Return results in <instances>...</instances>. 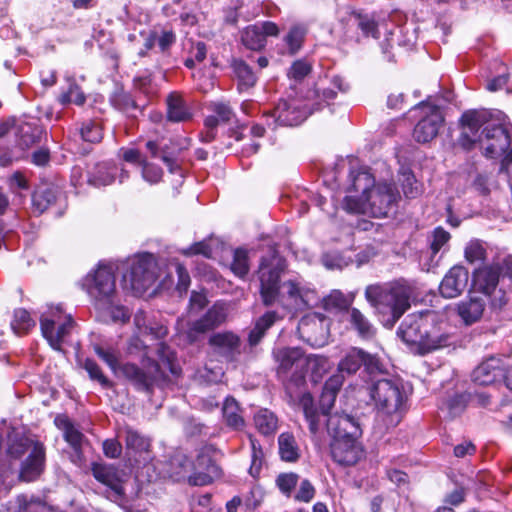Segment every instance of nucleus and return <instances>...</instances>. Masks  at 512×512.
<instances>
[{
	"label": "nucleus",
	"instance_id": "obj_1",
	"mask_svg": "<svg viewBox=\"0 0 512 512\" xmlns=\"http://www.w3.org/2000/svg\"><path fill=\"white\" fill-rule=\"evenodd\" d=\"M336 89L345 91L341 77L335 76L330 81L327 77L320 78L313 88L306 91L303 98L280 100L265 117L267 121L272 119L281 126H297L314 111L320 110L325 103L333 100L337 95ZM267 124L270 125L269 122Z\"/></svg>",
	"mask_w": 512,
	"mask_h": 512
},
{
	"label": "nucleus",
	"instance_id": "obj_2",
	"mask_svg": "<svg viewBox=\"0 0 512 512\" xmlns=\"http://www.w3.org/2000/svg\"><path fill=\"white\" fill-rule=\"evenodd\" d=\"M286 269L287 261L275 247H270L266 254L261 256L257 275L263 305L267 307L275 304L286 306L285 299L297 305L302 300L298 283L292 280L280 283L281 276Z\"/></svg>",
	"mask_w": 512,
	"mask_h": 512
},
{
	"label": "nucleus",
	"instance_id": "obj_3",
	"mask_svg": "<svg viewBox=\"0 0 512 512\" xmlns=\"http://www.w3.org/2000/svg\"><path fill=\"white\" fill-rule=\"evenodd\" d=\"M327 433L331 437L330 454L340 465L352 466L362 457L359 441L362 430L358 421L348 414H338L327 419Z\"/></svg>",
	"mask_w": 512,
	"mask_h": 512
},
{
	"label": "nucleus",
	"instance_id": "obj_4",
	"mask_svg": "<svg viewBox=\"0 0 512 512\" xmlns=\"http://www.w3.org/2000/svg\"><path fill=\"white\" fill-rule=\"evenodd\" d=\"M411 295V286L401 282L369 285L365 289L366 300L382 316L387 328H392L410 308Z\"/></svg>",
	"mask_w": 512,
	"mask_h": 512
},
{
	"label": "nucleus",
	"instance_id": "obj_5",
	"mask_svg": "<svg viewBox=\"0 0 512 512\" xmlns=\"http://www.w3.org/2000/svg\"><path fill=\"white\" fill-rule=\"evenodd\" d=\"M272 358L276 377L286 394L291 400L298 397L306 382L307 355L299 347H275Z\"/></svg>",
	"mask_w": 512,
	"mask_h": 512
},
{
	"label": "nucleus",
	"instance_id": "obj_6",
	"mask_svg": "<svg viewBox=\"0 0 512 512\" xmlns=\"http://www.w3.org/2000/svg\"><path fill=\"white\" fill-rule=\"evenodd\" d=\"M399 193L394 184H375L363 199L353 196L344 198V208L349 213L369 214L372 217H386L394 210Z\"/></svg>",
	"mask_w": 512,
	"mask_h": 512
},
{
	"label": "nucleus",
	"instance_id": "obj_7",
	"mask_svg": "<svg viewBox=\"0 0 512 512\" xmlns=\"http://www.w3.org/2000/svg\"><path fill=\"white\" fill-rule=\"evenodd\" d=\"M477 143L486 158L500 160V172L508 171L512 164V126L487 124Z\"/></svg>",
	"mask_w": 512,
	"mask_h": 512
},
{
	"label": "nucleus",
	"instance_id": "obj_8",
	"mask_svg": "<svg viewBox=\"0 0 512 512\" xmlns=\"http://www.w3.org/2000/svg\"><path fill=\"white\" fill-rule=\"evenodd\" d=\"M120 372L136 390L147 394H153L155 387H165L169 381L168 376L155 360H148L143 367L134 363H124L120 367Z\"/></svg>",
	"mask_w": 512,
	"mask_h": 512
},
{
	"label": "nucleus",
	"instance_id": "obj_9",
	"mask_svg": "<svg viewBox=\"0 0 512 512\" xmlns=\"http://www.w3.org/2000/svg\"><path fill=\"white\" fill-rule=\"evenodd\" d=\"M158 277V268L154 256L144 253L133 258L123 279L136 295L144 294L155 283Z\"/></svg>",
	"mask_w": 512,
	"mask_h": 512
},
{
	"label": "nucleus",
	"instance_id": "obj_10",
	"mask_svg": "<svg viewBox=\"0 0 512 512\" xmlns=\"http://www.w3.org/2000/svg\"><path fill=\"white\" fill-rule=\"evenodd\" d=\"M369 394L378 408L387 414L402 413L406 395L401 383L390 379H379L369 388Z\"/></svg>",
	"mask_w": 512,
	"mask_h": 512
},
{
	"label": "nucleus",
	"instance_id": "obj_11",
	"mask_svg": "<svg viewBox=\"0 0 512 512\" xmlns=\"http://www.w3.org/2000/svg\"><path fill=\"white\" fill-rule=\"evenodd\" d=\"M190 147L188 138H171L167 143L159 144L155 140L145 143L146 150L152 158H160L169 173L183 176L182 153Z\"/></svg>",
	"mask_w": 512,
	"mask_h": 512
},
{
	"label": "nucleus",
	"instance_id": "obj_12",
	"mask_svg": "<svg viewBox=\"0 0 512 512\" xmlns=\"http://www.w3.org/2000/svg\"><path fill=\"white\" fill-rule=\"evenodd\" d=\"M337 394L323 390L319 400V409L314 405L311 394L302 395L300 404L303 409L304 417L308 423V428L313 436H316L325 426L327 419L333 414H329L334 406Z\"/></svg>",
	"mask_w": 512,
	"mask_h": 512
},
{
	"label": "nucleus",
	"instance_id": "obj_13",
	"mask_svg": "<svg viewBox=\"0 0 512 512\" xmlns=\"http://www.w3.org/2000/svg\"><path fill=\"white\" fill-rule=\"evenodd\" d=\"M413 110L420 113V120L414 128L413 137L418 143H428L438 135L439 129L443 125L442 112L437 105L426 101L415 105Z\"/></svg>",
	"mask_w": 512,
	"mask_h": 512
},
{
	"label": "nucleus",
	"instance_id": "obj_14",
	"mask_svg": "<svg viewBox=\"0 0 512 512\" xmlns=\"http://www.w3.org/2000/svg\"><path fill=\"white\" fill-rule=\"evenodd\" d=\"M89 295L95 300V304L110 303L115 293V277L112 268L99 266L93 275L86 278Z\"/></svg>",
	"mask_w": 512,
	"mask_h": 512
},
{
	"label": "nucleus",
	"instance_id": "obj_15",
	"mask_svg": "<svg viewBox=\"0 0 512 512\" xmlns=\"http://www.w3.org/2000/svg\"><path fill=\"white\" fill-rule=\"evenodd\" d=\"M214 448L203 447L193 462V473L189 476L191 486H205L221 475V469L212 458Z\"/></svg>",
	"mask_w": 512,
	"mask_h": 512
},
{
	"label": "nucleus",
	"instance_id": "obj_16",
	"mask_svg": "<svg viewBox=\"0 0 512 512\" xmlns=\"http://www.w3.org/2000/svg\"><path fill=\"white\" fill-rule=\"evenodd\" d=\"M373 374L380 369V363L376 356L364 351L361 348H351L338 364V372L345 375L355 374L361 367Z\"/></svg>",
	"mask_w": 512,
	"mask_h": 512
},
{
	"label": "nucleus",
	"instance_id": "obj_17",
	"mask_svg": "<svg viewBox=\"0 0 512 512\" xmlns=\"http://www.w3.org/2000/svg\"><path fill=\"white\" fill-rule=\"evenodd\" d=\"M429 317V314H410L403 320L397 330V335L409 347L410 351L415 354H418Z\"/></svg>",
	"mask_w": 512,
	"mask_h": 512
},
{
	"label": "nucleus",
	"instance_id": "obj_18",
	"mask_svg": "<svg viewBox=\"0 0 512 512\" xmlns=\"http://www.w3.org/2000/svg\"><path fill=\"white\" fill-rule=\"evenodd\" d=\"M488 116L484 110H469L463 113L460 120L462 133L459 142L464 149L470 150L478 142L480 128L491 124Z\"/></svg>",
	"mask_w": 512,
	"mask_h": 512
},
{
	"label": "nucleus",
	"instance_id": "obj_19",
	"mask_svg": "<svg viewBox=\"0 0 512 512\" xmlns=\"http://www.w3.org/2000/svg\"><path fill=\"white\" fill-rule=\"evenodd\" d=\"M279 32V27L272 21L249 25L240 33L241 43L249 50L261 51L266 46V38L268 36L276 37Z\"/></svg>",
	"mask_w": 512,
	"mask_h": 512
},
{
	"label": "nucleus",
	"instance_id": "obj_20",
	"mask_svg": "<svg viewBox=\"0 0 512 512\" xmlns=\"http://www.w3.org/2000/svg\"><path fill=\"white\" fill-rule=\"evenodd\" d=\"M208 344L213 354L226 362H235L241 354V339L230 331L212 334Z\"/></svg>",
	"mask_w": 512,
	"mask_h": 512
},
{
	"label": "nucleus",
	"instance_id": "obj_21",
	"mask_svg": "<svg viewBox=\"0 0 512 512\" xmlns=\"http://www.w3.org/2000/svg\"><path fill=\"white\" fill-rule=\"evenodd\" d=\"M299 337L312 346H321L326 341V319L320 314H309L302 317L298 323Z\"/></svg>",
	"mask_w": 512,
	"mask_h": 512
},
{
	"label": "nucleus",
	"instance_id": "obj_22",
	"mask_svg": "<svg viewBox=\"0 0 512 512\" xmlns=\"http://www.w3.org/2000/svg\"><path fill=\"white\" fill-rule=\"evenodd\" d=\"M451 338V335L442 328L441 323L434 316L430 315L427 327L423 332L418 355H426L450 346Z\"/></svg>",
	"mask_w": 512,
	"mask_h": 512
},
{
	"label": "nucleus",
	"instance_id": "obj_23",
	"mask_svg": "<svg viewBox=\"0 0 512 512\" xmlns=\"http://www.w3.org/2000/svg\"><path fill=\"white\" fill-rule=\"evenodd\" d=\"M59 318L58 316L57 319H49L42 316L40 319L42 334L55 350H61L62 343L75 325L71 315H67L63 323H60Z\"/></svg>",
	"mask_w": 512,
	"mask_h": 512
},
{
	"label": "nucleus",
	"instance_id": "obj_24",
	"mask_svg": "<svg viewBox=\"0 0 512 512\" xmlns=\"http://www.w3.org/2000/svg\"><path fill=\"white\" fill-rule=\"evenodd\" d=\"M227 313L225 305L215 303L208 311L198 320L194 321L187 331V337L190 342H195L198 335L206 333L220 326L226 320Z\"/></svg>",
	"mask_w": 512,
	"mask_h": 512
},
{
	"label": "nucleus",
	"instance_id": "obj_25",
	"mask_svg": "<svg viewBox=\"0 0 512 512\" xmlns=\"http://www.w3.org/2000/svg\"><path fill=\"white\" fill-rule=\"evenodd\" d=\"M469 280L468 270L462 265H455L445 274L439 291L445 298H455L463 293Z\"/></svg>",
	"mask_w": 512,
	"mask_h": 512
},
{
	"label": "nucleus",
	"instance_id": "obj_26",
	"mask_svg": "<svg viewBox=\"0 0 512 512\" xmlns=\"http://www.w3.org/2000/svg\"><path fill=\"white\" fill-rule=\"evenodd\" d=\"M45 448L42 443L35 442L28 457L21 465L19 478L25 482L36 480L44 470Z\"/></svg>",
	"mask_w": 512,
	"mask_h": 512
},
{
	"label": "nucleus",
	"instance_id": "obj_27",
	"mask_svg": "<svg viewBox=\"0 0 512 512\" xmlns=\"http://www.w3.org/2000/svg\"><path fill=\"white\" fill-rule=\"evenodd\" d=\"M91 472L98 482L110 488L115 495H124L122 475L114 465L94 462L91 465Z\"/></svg>",
	"mask_w": 512,
	"mask_h": 512
},
{
	"label": "nucleus",
	"instance_id": "obj_28",
	"mask_svg": "<svg viewBox=\"0 0 512 512\" xmlns=\"http://www.w3.org/2000/svg\"><path fill=\"white\" fill-rule=\"evenodd\" d=\"M502 360L490 357L478 365L472 373V380L478 385H491L500 382L502 374Z\"/></svg>",
	"mask_w": 512,
	"mask_h": 512
},
{
	"label": "nucleus",
	"instance_id": "obj_29",
	"mask_svg": "<svg viewBox=\"0 0 512 512\" xmlns=\"http://www.w3.org/2000/svg\"><path fill=\"white\" fill-rule=\"evenodd\" d=\"M63 199V192L53 185H41L32 194L34 211L42 214L49 208L57 205Z\"/></svg>",
	"mask_w": 512,
	"mask_h": 512
},
{
	"label": "nucleus",
	"instance_id": "obj_30",
	"mask_svg": "<svg viewBox=\"0 0 512 512\" xmlns=\"http://www.w3.org/2000/svg\"><path fill=\"white\" fill-rule=\"evenodd\" d=\"M500 279V271L496 266L486 265L473 272V286L483 295H491L497 288Z\"/></svg>",
	"mask_w": 512,
	"mask_h": 512
},
{
	"label": "nucleus",
	"instance_id": "obj_31",
	"mask_svg": "<svg viewBox=\"0 0 512 512\" xmlns=\"http://www.w3.org/2000/svg\"><path fill=\"white\" fill-rule=\"evenodd\" d=\"M176 40L177 36L173 29L167 27L155 28L145 38L144 47L153 49L157 46L160 53L170 55V50Z\"/></svg>",
	"mask_w": 512,
	"mask_h": 512
},
{
	"label": "nucleus",
	"instance_id": "obj_32",
	"mask_svg": "<svg viewBox=\"0 0 512 512\" xmlns=\"http://www.w3.org/2000/svg\"><path fill=\"white\" fill-rule=\"evenodd\" d=\"M167 120L174 123L186 122L192 119V112L182 95L171 92L166 98Z\"/></svg>",
	"mask_w": 512,
	"mask_h": 512
},
{
	"label": "nucleus",
	"instance_id": "obj_33",
	"mask_svg": "<svg viewBox=\"0 0 512 512\" xmlns=\"http://www.w3.org/2000/svg\"><path fill=\"white\" fill-rule=\"evenodd\" d=\"M43 133V128L36 123H20L16 128V145L23 151L27 150L40 142Z\"/></svg>",
	"mask_w": 512,
	"mask_h": 512
},
{
	"label": "nucleus",
	"instance_id": "obj_34",
	"mask_svg": "<svg viewBox=\"0 0 512 512\" xmlns=\"http://www.w3.org/2000/svg\"><path fill=\"white\" fill-rule=\"evenodd\" d=\"M119 168L112 162L97 163L88 173L87 182L95 187L107 186L115 181Z\"/></svg>",
	"mask_w": 512,
	"mask_h": 512
},
{
	"label": "nucleus",
	"instance_id": "obj_35",
	"mask_svg": "<svg viewBox=\"0 0 512 512\" xmlns=\"http://www.w3.org/2000/svg\"><path fill=\"white\" fill-rule=\"evenodd\" d=\"M485 300L480 296H470L468 300L462 301L458 305V314L465 322L470 325L477 322L485 310Z\"/></svg>",
	"mask_w": 512,
	"mask_h": 512
},
{
	"label": "nucleus",
	"instance_id": "obj_36",
	"mask_svg": "<svg viewBox=\"0 0 512 512\" xmlns=\"http://www.w3.org/2000/svg\"><path fill=\"white\" fill-rule=\"evenodd\" d=\"M169 476L174 481L187 480L193 473V462L183 453H175L169 461Z\"/></svg>",
	"mask_w": 512,
	"mask_h": 512
},
{
	"label": "nucleus",
	"instance_id": "obj_37",
	"mask_svg": "<svg viewBox=\"0 0 512 512\" xmlns=\"http://www.w3.org/2000/svg\"><path fill=\"white\" fill-rule=\"evenodd\" d=\"M278 450L281 460L295 463L301 456V451L295 436L290 432H283L278 436Z\"/></svg>",
	"mask_w": 512,
	"mask_h": 512
},
{
	"label": "nucleus",
	"instance_id": "obj_38",
	"mask_svg": "<svg viewBox=\"0 0 512 512\" xmlns=\"http://www.w3.org/2000/svg\"><path fill=\"white\" fill-rule=\"evenodd\" d=\"M351 25L361 31L362 35L366 38H379L380 32L378 22L372 14H362L353 12L350 16Z\"/></svg>",
	"mask_w": 512,
	"mask_h": 512
},
{
	"label": "nucleus",
	"instance_id": "obj_39",
	"mask_svg": "<svg viewBox=\"0 0 512 512\" xmlns=\"http://www.w3.org/2000/svg\"><path fill=\"white\" fill-rule=\"evenodd\" d=\"M347 314L348 322L361 338L369 339L374 336V326L359 309L351 308Z\"/></svg>",
	"mask_w": 512,
	"mask_h": 512
},
{
	"label": "nucleus",
	"instance_id": "obj_40",
	"mask_svg": "<svg viewBox=\"0 0 512 512\" xmlns=\"http://www.w3.org/2000/svg\"><path fill=\"white\" fill-rule=\"evenodd\" d=\"M278 315L275 311H268L255 322L254 327L248 335L250 346H256L265 336L267 330L276 322Z\"/></svg>",
	"mask_w": 512,
	"mask_h": 512
},
{
	"label": "nucleus",
	"instance_id": "obj_41",
	"mask_svg": "<svg viewBox=\"0 0 512 512\" xmlns=\"http://www.w3.org/2000/svg\"><path fill=\"white\" fill-rule=\"evenodd\" d=\"M125 433V446L128 455H137L147 452L150 447V441L147 437L143 436L137 430L131 427L124 429Z\"/></svg>",
	"mask_w": 512,
	"mask_h": 512
},
{
	"label": "nucleus",
	"instance_id": "obj_42",
	"mask_svg": "<svg viewBox=\"0 0 512 512\" xmlns=\"http://www.w3.org/2000/svg\"><path fill=\"white\" fill-rule=\"evenodd\" d=\"M113 106L130 118L136 119L143 113L144 106L139 105L133 97L126 92H120L112 98Z\"/></svg>",
	"mask_w": 512,
	"mask_h": 512
},
{
	"label": "nucleus",
	"instance_id": "obj_43",
	"mask_svg": "<svg viewBox=\"0 0 512 512\" xmlns=\"http://www.w3.org/2000/svg\"><path fill=\"white\" fill-rule=\"evenodd\" d=\"M233 72L238 79L239 90L253 87L257 81L252 68L242 59H234L231 63Z\"/></svg>",
	"mask_w": 512,
	"mask_h": 512
},
{
	"label": "nucleus",
	"instance_id": "obj_44",
	"mask_svg": "<svg viewBox=\"0 0 512 512\" xmlns=\"http://www.w3.org/2000/svg\"><path fill=\"white\" fill-rule=\"evenodd\" d=\"M254 423L259 433L265 436L274 434L278 428L277 416L266 408L260 409L254 415Z\"/></svg>",
	"mask_w": 512,
	"mask_h": 512
},
{
	"label": "nucleus",
	"instance_id": "obj_45",
	"mask_svg": "<svg viewBox=\"0 0 512 512\" xmlns=\"http://www.w3.org/2000/svg\"><path fill=\"white\" fill-rule=\"evenodd\" d=\"M222 411L225 422L229 427L235 430H241L244 428L245 421L240 414V407L234 398H226Z\"/></svg>",
	"mask_w": 512,
	"mask_h": 512
},
{
	"label": "nucleus",
	"instance_id": "obj_46",
	"mask_svg": "<svg viewBox=\"0 0 512 512\" xmlns=\"http://www.w3.org/2000/svg\"><path fill=\"white\" fill-rule=\"evenodd\" d=\"M354 297L342 293L340 290H333L323 300V306L329 312H343L350 310Z\"/></svg>",
	"mask_w": 512,
	"mask_h": 512
},
{
	"label": "nucleus",
	"instance_id": "obj_47",
	"mask_svg": "<svg viewBox=\"0 0 512 512\" xmlns=\"http://www.w3.org/2000/svg\"><path fill=\"white\" fill-rule=\"evenodd\" d=\"M307 29L302 25H294L283 38L287 48V54L293 56L297 54L303 46Z\"/></svg>",
	"mask_w": 512,
	"mask_h": 512
},
{
	"label": "nucleus",
	"instance_id": "obj_48",
	"mask_svg": "<svg viewBox=\"0 0 512 512\" xmlns=\"http://www.w3.org/2000/svg\"><path fill=\"white\" fill-rule=\"evenodd\" d=\"M34 326L35 321L31 318L27 310L16 309L14 311V317L11 322V328L16 334H26Z\"/></svg>",
	"mask_w": 512,
	"mask_h": 512
},
{
	"label": "nucleus",
	"instance_id": "obj_49",
	"mask_svg": "<svg viewBox=\"0 0 512 512\" xmlns=\"http://www.w3.org/2000/svg\"><path fill=\"white\" fill-rule=\"evenodd\" d=\"M79 134L83 141L91 144H97L101 142L103 138L102 128L99 124L91 120L81 124Z\"/></svg>",
	"mask_w": 512,
	"mask_h": 512
},
{
	"label": "nucleus",
	"instance_id": "obj_50",
	"mask_svg": "<svg viewBox=\"0 0 512 512\" xmlns=\"http://www.w3.org/2000/svg\"><path fill=\"white\" fill-rule=\"evenodd\" d=\"M469 402V395L466 393H456L449 397L444 405L451 417H456L462 414Z\"/></svg>",
	"mask_w": 512,
	"mask_h": 512
},
{
	"label": "nucleus",
	"instance_id": "obj_51",
	"mask_svg": "<svg viewBox=\"0 0 512 512\" xmlns=\"http://www.w3.org/2000/svg\"><path fill=\"white\" fill-rule=\"evenodd\" d=\"M231 270L236 276L240 278H243L248 274L249 258L248 252L245 249L238 248L234 251Z\"/></svg>",
	"mask_w": 512,
	"mask_h": 512
},
{
	"label": "nucleus",
	"instance_id": "obj_52",
	"mask_svg": "<svg viewBox=\"0 0 512 512\" xmlns=\"http://www.w3.org/2000/svg\"><path fill=\"white\" fill-rule=\"evenodd\" d=\"M352 177V184L351 187L354 191L362 192V198L363 199L367 193L370 191V189L375 185L374 177L366 172V171H359L356 175L351 174Z\"/></svg>",
	"mask_w": 512,
	"mask_h": 512
},
{
	"label": "nucleus",
	"instance_id": "obj_53",
	"mask_svg": "<svg viewBox=\"0 0 512 512\" xmlns=\"http://www.w3.org/2000/svg\"><path fill=\"white\" fill-rule=\"evenodd\" d=\"M307 372H311L313 381L317 382L327 372L328 360L317 355H307Z\"/></svg>",
	"mask_w": 512,
	"mask_h": 512
},
{
	"label": "nucleus",
	"instance_id": "obj_54",
	"mask_svg": "<svg viewBox=\"0 0 512 512\" xmlns=\"http://www.w3.org/2000/svg\"><path fill=\"white\" fill-rule=\"evenodd\" d=\"M94 351L99 358H101L112 371H120L122 364L119 363L120 353L112 347L104 348L100 345L94 346Z\"/></svg>",
	"mask_w": 512,
	"mask_h": 512
},
{
	"label": "nucleus",
	"instance_id": "obj_55",
	"mask_svg": "<svg viewBox=\"0 0 512 512\" xmlns=\"http://www.w3.org/2000/svg\"><path fill=\"white\" fill-rule=\"evenodd\" d=\"M299 481V475L294 472L281 473L276 478V485L283 495L290 497Z\"/></svg>",
	"mask_w": 512,
	"mask_h": 512
},
{
	"label": "nucleus",
	"instance_id": "obj_56",
	"mask_svg": "<svg viewBox=\"0 0 512 512\" xmlns=\"http://www.w3.org/2000/svg\"><path fill=\"white\" fill-rule=\"evenodd\" d=\"M465 258L471 264L483 262L486 259L484 245L479 240L470 241L465 248Z\"/></svg>",
	"mask_w": 512,
	"mask_h": 512
},
{
	"label": "nucleus",
	"instance_id": "obj_57",
	"mask_svg": "<svg viewBox=\"0 0 512 512\" xmlns=\"http://www.w3.org/2000/svg\"><path fill=\"white\" fill-rule=\"evenodd\" d=\"M84 369L89 374V377L94 381H98L102 387H112V382L103 374L100 366L93 359L85 360Z\"/></svg>",
	"mask_w": 512,
	"mask_h": 512
},
{
	"label": "nucleus",
	"instance_id": "obj_58",
	"mask_svg": "<svg viewBox=\"0 0 512 512\" xmlns=\"http://www.w3.org/2000/svg\"><path fill=\"white\" fill-rule=\"evenodd\" d=\"M33 444L34 443L27 438H16L10 441L7 452L10 457L18 459L22 457Z\"/></svg>",
	"mask_w": 512,
	"mask_h": 512
},
{
	"label": "nucleus",
	"instance_id": "obj_59",
	"mask_svg": "<svg viewBox=\"0 0 512 512\" xmlns=\"http://www.w3.org/2000/svg\"><path fill=\"white\" fill-rule=\"evenodd\" d=\"M401 186L403 193L407 198H415L420 193L415 176L411 172H405L402 174Z\"/></svg>",
	"mask_w": 512,
	"mask_h": 512
},
{
	"label": "nucleus",
	"instance_id": "obj_60",
	"mask_svg": "<svg viewBox=\"0 0 512 512\" xmlns=\"http://www.w3.org/2000/svg\"><path fill=\"white\" fill-rule=\"evenodd\" d=\"M451 236L449 232H447L442 227H437L434 229L432 233V240L430 242V249L432 251V254H437L441 248L448 243Z\"/></svg>",
	"mask_w": 512,
	"mask_h": 512
},
{
	"label": "nucleus",
	"instance_id": "obj_61",
	"mask_svg": "<svg viewBox=\"0 0 512 512\" xmlns=\"http://www.w3.org/2000/svg\"><path fill=\"white\" fill-rule=\"evenodd\" d=\"M64 432V439L71 445L76 454L81 451V444L83 440V434L77 430L73 424L66 423V430Z\"/></svg>",
	"mask_w": 512,
	"mask_h": 512
},
{
	"label": "nucleus",
	"instance_id": "obj_62",
	"mask_svg": "<svg viewBox=\"0 0 512 512\" xmlns=\"http://www.w3.org/2000/svg\"><path fill=\"white\" fill-rule=\"evenodd\" d=\"M312 70V66L306 60L295 61L289 69L288 76L296 81L303 80Z\"/></svg>",
	"mask_w": 512,
	"mask_h": 512
},
{
	"label": "nucleus",
	"instance_id": "obj_63",
	"mask_svg": "<svg viewBox=\"0 0 512 512\" xmlns=\"http://www.w3.org/2000/svg\"><path fill=\"white\" fill-rule=\"evenodd\" d=\"M142 176L150 183H158L163 177V170L156 164L150 163L147 160L142 164Z\"/></svg>",
	"mask_w": 512,
	"mask_h": 512
},
{
	"label": "nucleus",
	"instance_id": "obj_64",
	"mask_svg": "<svg viewBox=\"0 0 512 512\" xmlns=\"http://www.w3.org/2000/svg\"><path fill=\"white\" fill-rule=\"evenodd\" d=\"M18 510L16 512H44L45 506L39 500L28 501L25 496L17 498Z\"/></svg>",
	"mask_w": 512,
	"mask_h": 512
}]
</instances>
